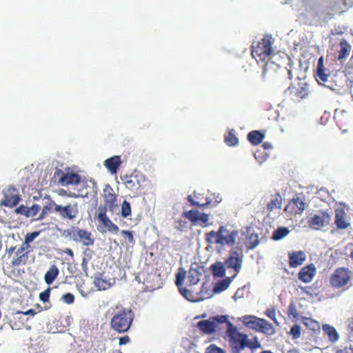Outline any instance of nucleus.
Here are the masks:
<instances>
[{
    "label": "nucleus",
    "instance_id": "obj_48",
    "mask_svg": "<svg viewBox=\"0 0 353 353\" xmlns=\"http://www.w3.org/2000/svg\"><path fill=\"white\" fill-rule=\"evenodd\" d=\"M188 201L194 205H199V206H204V205H208L209 203H210L211 201L209 200L208 198L205 199V202H203V203H201V202H199V201H194L192 198V196L190 195L188 196Z\"/></svg>",
    "mask_w": 353,
    "mask_h": 353
},
{
    "label": "nucleus",
    "instance_id": "obj_15",
    "mask_svg": "<svg viewBox=\"0 0 353 353\" xmlns=\"http://www.w3.org/2000/svg\"><path fill=\"white\" fill-rule=\"evenodd\" d=\"M335 223L338 229H347L350 225L347 214L343 209H336L335 210Z\"/></svg>",
    "mask_w": 353,
    "mask_h": 353
},
{
    "label": "nucleus",
    "instance_id": "obj_59",
    "mask_svg": "<svg viewBox=\"0 0 353 353\" xmlns=\"http://www.w3.org/2000/svg\"><path fill=\"white\" fill-rule=\"evenodd\" d=\"M40 209L41 208L39 205H33L29 208L30 213L28 215L30 216V217L35 216Z\"/></svg>",
    "mask_w": 353,
    "mask_h": 353
},
{
    "label": "nucleus",
    "instance_id": "obj_53",
    "mask_svg": "<svg viewBox=\"0 0 353 353\" xmlns=\"http://www.w3.org/2000/svg\"><path fill=\"white\" fill-rule=\"evenodd\" d=\"M30 248V245H27L26 243H23L22 245L17 249V250L15 252L16 255H20V254H28V252L26 253L25 251L28 250Z\"/></svg>",
    "mask_w": 353,
    "mask_h": 353
},
{
    "label": "nucleus",
    "instance_id": "obj_38",
    "mask_svg": "<svg viewBox=\"0 0 353 353\" xmlns=\"http://www.w3.org/2000/svg\"><path fill=\"white\" fill-rule=\"evenodd\" d=\"M94 282L99 290H106L110 286V284L101 276L95 277Z\"/></svg>",
    "mask_w": 353,
    "mask_h": 353
},
{
    "label": "nucleus",
    "instance_id": "obj_5",
    "mask_svg": "<svg viewBox=\"0 0 353 353\" xmlns=\"http://www.w3.org/2000/svg\"><path fill=\"white\" fill-rule=\"evenodd\" d=\"M52 206L54 212L64 219L72 220L77 218L79 214L78 205L77 202H71L65 205L52 203Z\"/></svg>",
    "mask_w": 353,
    "mask_h": 353
},
{
    "label": "nucleus",
    "instance_id": "obj_2",
    "mask_svg": "<svg viewBox=\"0 0 353 353\" xmlns=\"http://www.w3.org/2000/svg\"><path fill=\"white\" fill-rule=\"evenodd\" d=\"M132 318L131 310H121L112 317L111 326L113 330L119 333L127 332L130 327Z\"/></svg>",
    "mask_w": 353,
    "mask_h": 353
},
{
    "label": "nucleus",
    "instance_id": "obj_22",
    "mask_svg": "<svg viewBox=\"0 0 353 353\" xmlns=\"http://www.w3.org/2000/svg\"><path fill=\"white\" fill-rule=\"evenodd\" d=\"M334 119L339 128H341L349 122L350 115L346 110L336 108L334 110Z\"/></svg>",
    "mask_w": 353,
    "mask_h": 353
},
{
    "label": "nucleus",
    "instance_id": "obj_41",
    "mask_svg": "<svg viewBox=\"0 0 353 353\" xmlns=\"http://www.w3.org/2000/svg\"><path fill=\"white\" fill-rule=\"evenodd\" d=\"M246 346L248 349H250L252 351H253L255 349L261 348V344L259 341L258 338L255 336L253 341L250 340L249 338L248 339Z\"/></svg>",
    "mask_w": 353,
    "mask_h": 353
},
{
    "label": "nucleus",
    "instance_id": "obj_3",
    "mask_svg": "<svg viewBox=\"0 0 353 353\" xmlns=\"http://www.w3.org/2000/svg\"><path fill=\"white\" fill-rule=\"evenodd\" d=\"M54 178L62 186L78 185L81 181V176L71 168L57 170L54 172Z\"/></svg>",
    "mask_w": 353,
    "mask_h": 353
},
{
    "label": "nucleus",
    "instance_id": "obj_20",
    "mask_svg": "<svg viewBox=\"0 0 353 353\" xmlns=\"http://www.w3.org/2000/svg\"><path fill=\"white\" fill-rule=\"evenodd\" d=\"M263 319L258 318L255 316L245 315L242 316L240 320L248 327L254 330L256 332L259 331L260 324Z\"/></svg>",
    "mask_w": 353,
    "mask_h": 353
},
{
    "label": "nucleus",
    "instance_id": "obj_10",
    "mask_svg": "<svg viewBox=\"0 0 353 353\" xmlns=\"http://www.w3.org/2000/svg\"><path fill=\"white\" fill-rule=\"evenodd\" d=\"M350 279V272L345 268L337 269L331 276L330 282L334 287L345 285Z\"/></svg>",
    "mask_w": 353,
    "mask_h": 353
},
{
    "label": "nucleus",
    "instance_id": "obj_23",
    "mask_svg": "<svg viewBox=\"0 0 353 353\" xmlns=\"http://www.w3.org/2000/svg\"><path fill=\"white\" fill-rule=\"evenodd\" d=\"M290 264L291 267H297L301 265L306 259V256L303 251H294L289 253Z\"/></svg>",
    "mask_w": 353,
    "mask_h": 353
},
{
    "label": "nucleus",
    "instance_id": "obj_14",
    "mask_svg": "<svg viewBox=\"0 0 353 353\" xmlns=\"http://www.w3.org/2000/svg\"><path fill=\"white\" fill-rule=\"evenodd\" d=\"M353 6V0H332L330 9L335 12L342 13Z\"/></svg>",
    "mask_w": 353,
    "mask_h": 353
},
{
    "label": "nucleus",
    "instance_id": "obj_6",
    "mask_svg": "<svg viewBox=\"0 0 353 353\" xmlns=\"http://www.w3.org/2000/svg\"><path fill=\"white\" fill-rule=\"evenodd\" d=\"M309 85L305 82H299L296 85H291L286 94L290 100L294 103L300 102L309 94Z\"/></svg>",
    "mask_w": 353,
    "mask_h": 353
},
{
    "label": "nucleus",
    "instance_id": "obj_34",
    "mask_svg": "<svg viewBox=\"0 0 353 353\" xmlns=\"http://www.w3.org/2000/svg\"><path fill=\"white\" fill-rule=\"evenodd\" d=\"M201 273L196 268H190L188 272L187 279L190 285H196L200 281Z\"/></svg>",
    "mask_w": 353,
    "mask_h": 353
},
{
    "label": "nucleus",
    "instance_id": "obj_32",
    "mask_svg": "<svg viewBox=\"0 0 353 353\" xmlns=\"http://www.w3.org/2000/svg\"><path fill=\"white\" fill-rule=\"evenodd\" d=\"M121 180L127 188L132 191H136L137 186L139 185V181L137 180L135 181L131 176L125 175L123 176H121Z\"/></svg>",
    "mask_w": 353,
    "mask_h": 353
},
{
    "label": "nucleus",
    "instance_id": "obj_64",
    "mask_svg": "<svg viewBox=\"0 0 353 353\" xmlns=\"http://www.w3.org/2000/svg\"><path fill=\"white\" fill-rule=\"evenodd\" d=\"M254 159L259 162V164H261L266 160L265 156H254Z\"/></svg>",
    "mask_w": 353,
    "mask_h": 353
},
{
    "label": "nucleus",
    "instance_id": "obj_7",
    "mask_svg": "<svg viewBox=\"0 0 353 353\" xmlns=\"http://www.w3.org/2000/svg\"><path fill=\"white\" fill-rule=\"evenodd\" d=\"M331 221V216L327 211H320L308 221L310 228L319 230L327 226Z\"/></svg>",
    "mask_w": 353,
    "mask_h": 353
},
{
    "label": "nucleus",
    "instance_id": "obj_47",
    "mask_svg": "<svg viewBox=\"0 0 353 353\" xmlns=\"http://www.w3.org/2000/svg\"><path fill=\"white\" fill-rule=\"evenodd\" d=\"M179 288V291H180V293L181 294V295L185 297L187 300L188 301H193L192 298V293L186 288Z\"/></svg>",
    "mask_w": 353,
    "mask_h": 353
},
{
    "label": "nucleus",
    "instance_id": "obj_54",
    "mask_svg": "<svg viewBox=\"0 0 353 353\" xmlns=\"http://www.w3.org/2000/svg\"><path fill=\"white\" fill-rule=\"evenodd\" d=\"M266 315L272 319L274 323H276L277 325H279V323L277 321V319L276 318V314H275V310L273 308H268L267 310H266Z\"/></svg>",
    "mask_w": 353,
    "mask_h": 353
},
{
    "label": "nucleus",
    "instance_id": "obj_33",
    "mask_svg": "<svg viewBox=\"0 0 353 353\" xmlns=\"http://www.w3.org/2000/svg\"><path fill=\"white\" fill-rule=\"evenodd\" d=\"M290 233V230L285 227H279L272 234V239L274 241H280L287 236Z\"/></svg>",
    "mask_w": 353,
    "mask_h": 353
},
{
    "label": "nucleus",
    "instance_id": "obj_11",
    "mask_svg": "<svg viewBox=\"0 0 353 353\" xmlns=\"http://www.w3.org/2000/svg\"><path fill=\"white\" fill-rule=\"evenodd\" d=\"M220 235H221V242L220 245H228L233 246L235 243L236 238L238 236V231L236 230H228L225 227H220Z\"/></svg>",
    "mask_w": 353,
    "mask_h": 353
},
{
    "label": "nucleus",
    "instance_id": "obj_60",
    "mask_svg": "<svg viewBox=\"0 0 353 353\" xmlns=\"http://www.w3.org/2000/svg\"><path fill=\"white\" fill-rule=\"evenodd\" d=\"M209 221V215L207 214L199 212V221H201L203 223H207Z\"/></svg>",
    "mask_w": 353,
    "mask_h": 353
},
{
    "label": "nucleus",
    "instance_id": "obj_21",
    "mask_svg": "<svg viewBox=\"0 0 353 353\" xmlns=\"http://www.w3.org/2000/svg\"><path fill=\"white\" fill-rule=\"evenodd\" d=\"M121 163L120 156H112L104 161V165L112 174H116Z\"/></svg>",
    "mask_w": 353,
    "mask_h": 353
},
{
    "label": "nucleus",
    "instance_id": "obj_36",
    "mask_svg": "<svg viewBox=\"0 0 353 353\" xmlns=\"http://www.w3.org/2000/svg\"><path fill=\"white\" fill-rule=\"evenodd\" d=\"M220 228L217 232L211 231L206 234V241L210 244H220L221 242V235H220Z\"/></svg>",
    "mask_w": 353,
    "mask_h": 353
},
{
    "label": "nucleus",
    "instance_id": "obj_27",
    "mask_svg": "<svg viewBox=\"0 0 353 353\" xmlns=\"http://www.w3.org/2000/svg\"><path fill=\"white\" fill-rule=\"evenodd\" d=\"M339 46L340 50L339 51L337 59L341 61L343 59L349 56L351 50V46L345 39L341 40Z\"/></svg>",
    "mask_w": 353,
    "mask_h": 353
},
{
    "label": "nucleus",
    "instance_id": "obj_17",
    "mask_svg": "<svg viewBox=\"0 0 353 353\" xmlns=\"http://www.w3.org/2000/svg\"><path fill=\"white\" fill-rule=\"evenodd\" d=\"M327 70L324 66L323 57H319L318 59L316 73L315 75L316 79L319 82L325 83L327 81L330 73L327 72Z\"/></svg>",
    "mask_w": 353,
    "mask_h": 353
},
{
    "label": "nucleus",
    "instance_id": "obj_51",
    "mask_svg": "<svg viewBox=\"0 0 353 353\" xmlns=\"http://www.w3.org/2000/svg\"><path fill=\"white\" fill-rule=\"evenodd\" d=\"M50 294V288H48L45 291L40 293L39 299L43 302H47L49 300Z\"/></svg>",
    "mask_w": 353,
    "mask_h": 353
},
{
    "label": "nucleus",
    "instance_id": "obj_25",
    "mask_svg": "<svg viewBox=\"0 0 353 353\" xmlns=\"http://www.w3.org/2000/svg\"><path fill=\"white\" fill-rule=\"evenodd\" d=\"M265 137V133L260 130H252L247 136L248 141L253 145H258L262 143Z\"/></svg>",
    "mask_w": 353,
    "mask_h": 353
},
{
    "label": "nucleus",
    "instance_id": "obj_49",
    "mask_svg": "<svg viewBox=\"0 0 353 353\" xmlns=\"http://www.w3.org/2000/svg\"><path fill=\"white\" fill-rule=\"evenodd\" d=\"M15 212L17 213V214H23L25 215L26 217H30V216H29V213H30V210H29V208L26 207V206H23V205H21L20 207L17 208L16 210H15Z\"/></svg>",
    "mask_w": 353,
    "mask_h": 353
},
{
    "label": "nucleus",
    "instance_id": "obj_24",
    "mask_svg": "<svg viewBox=\"0 0 353 353\" xmlns=\"http://www.w3.org/2000/svg\"><path fill=\"white\" fill-rule=\"evenodd\" d=\"M198 327L205 334H212L216 331V324L211 319L201 321L198 323Z\"/></svg>",
    "mask_w": 353,
    "mask_h": 353
},
{
    "label": "nucleus",
    "instance_id": "obj_1",
    "mask_svg": "<svg viewBox=\"0 0 353 353\" xmlns=\"http://www.w3.org/2000/svg\"><path fill=\"white\" fill-rule=\"evenodd\" d=\"M252 56L257 62H265L263 78L274 76L280 69V65L275 61L276 54L272 48V37L269 35L265 36L256 46H252Z\"/></svg>",
    "mask_w": 353,
    "mask_h": 353
},
{
    "label": "nucleus",
    "instance_id": "obj_42",
    "mask_svg": "<svg viewBox=\"0 0 353 353\" xmlns=\"http://www.w3.org/2000/svg\"><path fill=\"white\" fill-rule=\"evenodd\" d=\"M199 211L197 210H190L189 212L185 213L186 217L193 223L199 222Z\"/></svg>",
    "mask_w": 353,
    "mask_h": 353
},
{
    "label": "nucleus",
    "instance_id": "obj_13",
    "mask_svg": "<svg viewBox=\"0 0 353 353\" xmlns=\"http://www.w3.org/2000/svg\"><path fill=\"white\" fill-rule=\"evenodd\" d=\"M98 220L112 233H117L119 231L118 226L112 223V221L107 216L106 211L102 207L99 208Z\"/></svg>",
    "mask_w": 353,
    "mask_h": 353
},
{
    "label": "nucleus",
    "instance_id": "obj_4",
    "mask_svg": "<svg viewBox=\"0 0 353 353\" xmlns=\"http://www.w3.org/2000/svg\"><path fill=\"white\" fill-rule=\"evenodd\" d=\"M226 332L229 338V342L230 343L232 350L236 347L237 348L243 345H246L248 336L244 333L239 332L236 327L231 322L228 323Z\"/></svg>",
    "mask_w": 353,
    "mask_h": 353
},
{
    "label": "nucleus",
    "instance_id": "obj_57",
    "mask_svg": "<svg viewBox=\"0 0 353 353\" xmlns=\"http://www.w3.org/2000/svg\"><path fill=\"white\" fill-rule=\"evenodd\" d=\"M185 279V272L180 273L179 272L176 274V285L178 286V288H180L183 285V281Z\"/></svg>",
    "mask_w": 353,
    "mask_h": 353
},
{
    "label": "nucleus",
    "instance_id": "obj_19",
    "mask_svg": "<svg viewBox=\"0 0 353 353\" xmlns=\"http://www.w3.org/2000/svg\"><path fill=\"white\" fill-rule=\"evenodd\" d=\"M316 273L315 267L312 264L301 268L299 273V279L307 283L312 281Z\"/></svg>",
    "mask_w": 353,
    "mask_h": 353
},
{
    "label": "nucleus",
    "instance_id": "obj_63",
    "mask_svg": "<svg viewBox=\"0 0 353 353\" xmlns=\"http://www.w3.org/2000/svg\"><path fill=\"white\" fill-rule=\"evenodd\" d=\"M130 341L128 336H123L119 339V345H125Z\"/></svg>",
    "mask_w": 353,
    "mask_h": 353
},
{
    "label": "nucleus",
    "instance_id": "obj_44",
    "mask_svg": "<svg viewBox=\"0 0 353 353\" xmlns=\"http://www.w3.org/2000/svg\"><path fill=\"white\" fill-rule=\"evenodd\" d=\"M301 327L299 325H294L291 327L290 334L292 335L294 339H299L301 336Z\"/></svg>",
    "mask_w": 353,
    "mask_h": 353
},
{
    "label": "nucleus",
    "instance_id": "obj_35",
    "mask_svg": "<svg viewBox=\"0 0 353 353\" xmlns=\"http://www.w3.org/2000/svg\"><path fill=\"white\" fill-rule=\"evenodd\" d=\"M211 270L213 274L217 277H223L225 274V269L223 263L221 262H216L212 264Z\"/></svg>",
    "mask_w": 353,
    "mask_h": 353
},
{
    "label": "nucleus",
    "instance_id": "obj_40",
    "mask_svg": "<svg viewBox=\"0 0 353 353\" xmlns=\"http://www.w3.org/2000/svg\"><path fill=\"white\" fill-rule=\"evenodd\" d=\"M76 230L74 228L63 230L61 232V236L68 239L74 241Z\"/></svg>",
    "mask_w": 353,
    "mask_h": 353
},
{
    "label": "nucleus",
    "instance_id": "obj_56",
    "mask_svg": "<svg viewBox=\"0 0 353 353\" xmlns=\"http://www.w3.org/2000/svg\"><path fill=\"white\" fill-rule=\"evenodd\" d=\"M345 77L347 80L350 82V84L353 83V67L347 68L345 70Z\"/></svg>",
    "mask_w": 353,
    "mask_h": 353
},
{
    "label": "nucleus",
    "instance_id": "obj_9",
    "mask_svg": "<svg viewBox=\"0 0 353 353\" xmlns=\"http://www.w3.org/2000/svg\"><path fill=\"white\" fill-rule=\"evenodd\" d=\"M3 198L1 203L5 206L13 207L17 205L20 197L14 186H9L2 191Z\"/></svg>",
    "mask_w": 353,
    "mask_h": 353
},
{
    "label": "nucleus",
    "instance_id": "obj_30",
    "mask_svg": "<svg viewBox=\"0 0 353 353\" xmlns=\"http://www.w3.org/2000/svg\"><path fill=\"white\" fill-rule=\"evenodd\" d=\"M258 332L264 333L267 335H273L275 334L276 330L272 324L263 319Z\"/></svg>",
    "mask_w": 353,
    "mask_h": 353
},
{
    "label": "nucleus",
    "instance_id": "obj_16",
    "mask_svg": "<svg viewBox=\"0 0 353 353\" xmlns=\"http://www.w3.org/2000/svg\"><path fill=\"white\" fill-rule=\"evenodd\" d=\"M103 198L105 201V207L103 208L105 210L108 208L112 210L113 208L116 205V196L113 192V189L109 185H105L103 190Z\"/></svg>",
    "mask_w": 353,
    "mask_h": 353
},
{
    "label": "nucleus",
    "instance_id": "obj_46",
    "mask_svg": "<svg viewBox=\"0 0 353 353\" xmlns=\"http://www.w3.org/2000/svg\"><path fill=\"white\" fill-rule=\"evenodd\" d=\"M39 235V232H33L31 233H28L25 238L24 243L27 245H30L31 242H32Z\"/></svg>",
    "mask_w": 353,
    "mask_h": 353
},
{
    "label": "nucleus",
    "instance_id": "obj_31",
    "mask_svg": "<svg viewBox=\"0 0 353 353\" xmlns=\"http://www.w3.org/2000/svg\"><path fill=\"white\" fill-rule=\"evenodd\" d=\"M59 274V270L54 265H51L45 274L44 279L47 284H51Z\"/></svg>",
    "mask_w": 353,
    "mask_h": 353
},
{
    "label": "nucleus",
    "instance_id": "obj_26",
    "mask_svg": "<svg viewBox=\"0 0 353 353\" xmlns=\"http://www.w3.org/2000/svg\"><path fill=\"white\" fill-rule=\"evenodd\" d=\"M322 329L325 334L328 336L329 341L331 343H336L339 341L340 336L336 330L329 324H323Z\"/></svg>",
    "mask_w": 353,
    "mask_h": 353
},
{
    "label": "nucleus",
    "instance_id": "obj_50",
    "mask_svg": "<svg viewBox=\"0 0 353 353\" xmlns=\"http://www.w3.org/2000/svg\"><path fill=\"white\" fill-rule=\"evenodd\" d=\"M246 345H243L239 347H236L235 349L232 350V353H253V351L252 350L246 348Z\"/></svg>",
    "mask_w": 353,
    "mask_h": 353
},
{
    "label": "nucleus",
    "instance_id": "obj_37",
    "mask_svg": "<svg viewBox=\"0 0 353 353\" xmlns=\"http://www.w3.org/2000/svg\"><path fill=\"white\" fill-rule=\"evenodd\" d=\"M224 139L226 144L230 146H234L237 145L239 141L234 129H232L228 132V134L225 136Z\"/></svg>",
    "mask_w": 353,
    "mask_h": 353
},
{
    "label": "nucleus",
    "instance_id": "obj_29",
    "mask_svg": "<svg viewBox=\"0 0 353 353\" xmlns=\"http://www.w3.org/2000/svg\"><path fill=\"white\" fill-rule=\"evenodd\" d=\"M302 323L310 330L314 332H319L321 330L320 323L311 318L303 317Z\"/></svg>",
    "mask_w": 353,
    "mask_h": 353
},
{
    "label": "nucleus",
    "instance_id": "obj_12",
    "mask_svg": "<svg viewBox=\"0 0 353 353\" xmlns=\"http://www.w3.org/2000/svg\"><path fill=\"white\" fill-rule=\"evenodd\" d=\"M74 241L81 243L85 246H90L94 244V239L91 232L83 229H77Z\"/></svg>",
    "mask_w": 353,
    "mask_h": 353
},
{
    "label": "nucleus",
    "instance_id": "obj_61",
    "mask_svg": "<svg viewBox=\"0 0 353 353\" xmlns=\"http://www.w3.org/2000/svg\"><path fill=\"white\" fill-rule=\"evenodd\" d=\"M250 239H253L254 241H253V243H252L250 245H249V248L251 249H254L258 245V244L259 243V238L256 235H251Z\"/></svg>",
    "mask_w": 353,
    "mask_h": 353
},
{
    "label": "nucleus",
    "instance_id": "obj_58",
    "mask_svg": "<svg viewBox=\"0 0 353 353\" xmlns=\"http://www.w3.org/2000/svg\"><path fill=\"white\" fill-rule=\"evenodd\" d=\"M207 353H225V352L214 345H211L207 350Z\"/></svg>",
    "mask_w": 353,
    "mask_h": 353
},
{
    "label": "nucleus",
    "instance_id": "obj_8",
    "mask_svg": "<svg viewBox=\"0 0 353 353\" xmlns=\"http://www.w3.org/2000/svg\"><path fill=\"white\" fill-rule=\"evenodd\" d=\"M243 250H234L231 252L229 258L225 261V265L228 268L234 270L235 276L240 272L243 265Z\"/></svg>",
    "mask_w": 353,
    "mask_h": 353
},
{
    "label": "nucleus",
    "instance_id": "obj_52",
    "mask_svg": "<svg viewBox=\"0 0 353 353\" xmlns=\"http://www.w3.org/2000/svg\"><path fill=\"white\" fill-rule=\"evenodd\" d=\"M62 299L65 303L70 304L74 302V296L71 293H66L62 296Z\"/></svg>",
    "mask_w": 353,
    "mask_h": 353
},
{
    "label": "nucleus",
    "instance_id": "obj_39",
    "mask_svg": "<svg viewBox=\"0 0 353 353\" xmlns=\"http://www.w3.org/2000/svg\"><path fill=\"white\" fill-rule=\"evenodd\" d=\"M28 259V254H20L16 255L13 257L12 264L14 266L19 265L21 264H25Z\"/></svg>",
    "mask_w": 353,
    "mask_h": 353
},
{
    "label": "nucleus",
    "instance_id": "obj_62",
    "mask_svg": "<svg viewBox=\"0 0 353 353\" xmlns=\"http://www.w3.org/2000/svg\"><path fill=\"white\" fill-rule=\"evenodd\" d=\"M273 206H275L276 208H280L281 206V200H279V199H276L274 201H272L269 204V208H272Z\"/></svg>",
    "mask_w": 353,
    "mask_h": 353
},
{
    "label": "nucleus",
    "instance_id": "obj_18",
    "mask_svg": "<svg viewBox=\"0 0 353 353\" xmlns=\"http://www.w3.org/2000/svg\"><path fill=\"white\" fill-rule=\"evenodd\" d=\"M305 208V203L300 198L296 197L289 202L285 208V210H291L294 214H301Z\"/></svg>",
    "mask_w": 353,
    "mask_h": 353
},
{
    "label": "nucleus",
    "instance_id": "obj_43",
    "mask_svg": "<svg viewBox=\"0 0 353 353\" xmlns=\"http://www.w3.org/2000/svg\"><path fill=\"white\" fill-rule=\"evenodd\" d=\"M131 214V207L130 203L124 201L121 206V214L123 217H127Z\"/></svg>",
    "mask_w": 353,
    "mask_h": 353
},
{
    "label": "nucleus",
    "instance_id": "obj_55",
    "mask_svg": "<svg viewBox=\"0 0 353 353\" xmlns=\"http://www.w3.org/2000/svg\"><path fill=\"white\" fill-rule=\"evenodd\" d=\"M121 234H122V236H123L125 239L128 240V243H134V237L131 232L128 230H122L121 232Z\"/></svg>",
    "mask_w": 353,
    "mask_h": 353
},
{
    "label": "nucleus",
    "instance_id": "obj_45",
    "mask_svg": "<svg viewBox=\"0 0 353 353\" xmlns=\"http://www.w3.org/2000/svg\"><path fill=\"white\" fill-rule=\"evenodd\" d=\"M213 321H214L215 324L223 323H228V315H217L213 316L212 318Z\"/></svg>",
    "mask_w": 353,
    "mask_h": 353
},
{
    "label": "nucleus",
    "instance_id": "obj_28",
    "mask_svg": "<svg viewBox=\"0 0 353 353\" xmlns=\"http://www.w3.org/2000/svg\"><path fill=\"white\" fill-rule=\"evenodd\" d=\"M235 277L234 275L232 277H227L226 279L219 281L214 287L213 292L216 294L220 293L224 290H225L231 283L232 279Z\"/></svg>",
    "mask_w": 353,
    "mask_h": 353
}]
</instances>
